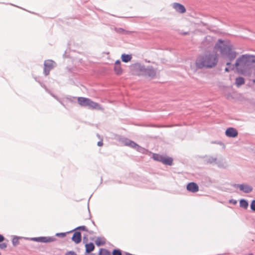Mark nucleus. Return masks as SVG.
<instances>
[{
  "label": "nucleus",
  "instance_id": "1",
  "mask_svg": "<svg viewBox=\"0 0 255 255\" xmlns=\"http://www.w3.org/2000/svg\"><path fill=\"white\" fill-rule=\"evenodd\" d=\"M214 51L216 52H220L223 58L230 61L234 60L238 54L233 45L228 40H218L214 46Z\"/></svg>",
  "mask_w": 255,
  "mask_h": 255
},
{
  "label": "nucleus",
  "instance_id": "2",
  "mask_svg": "<svg viewBox=\"0 0 255 255\" xmlns=\"http://www.w3.org/2000/svg\"><path fill=\"white\" fill-rule=\"evenodd\" d=\"M255 63V55L243 54L237 59L235 67L239 73L244 75H249L250 66Z\"/></svg>",
  "mask_w": 255,
  "mask_h": 255
},
{
  "label": "nucleus",
  "instance_id": "3",
  "mask_svg": "<svg viewBox=\"0 0 255 255\" xmlns=\"http://www.w3.org/2000/svg\"><path fill=\"white\" fill-rule=\"evenodd\" d=\"M218 62L217 52L205 54L199 56L196 61V65L199 68H212L216 65Z\"/></svg>",
  "mask_w": 255,
  "mask_h": 255
},
{
  "label": "nucleus",
  "instance_id": "4",
  "mask_svg": "<svg viewBox=\"0 0 255 255\" xmlns=\"http://www.w3.org/2000/svg\"><path fill=\"white\" fill-rule=\"evenodd\" d=\"M113 69L116 75L120 76L123 74L124 70L122 68V63L120 60H117L115 61Z\"/></svg>",
  "mask_w": 255,
  "mask_h": 255
},
{
  "label": "nucleus",
  "instance_id": "5",
  "mask_svg": "<svg viewBox=\"0 0 255 255\" xmlns=\"http://www.w3.org/2000/svg\"><path fill=\"white\" fill-rule=\"evenodd\" d=\"M134 70L136 72V74L138 75H145L146 68L144 67L139 64H135L133 66Z\"/></svg>",
  "mask_w": 255,
  "mask_h": 255
},
{
  "label": "nucleus",
  "instance_id": "6",
  "mask_svg": "<svg viewBox=\"0 0 255 255\" xmlns=\"http://www.w3.org/2000/svg\"><path fill=\"white\" fill-rule=\"evenodd\" d=\"M32 240L41 243H50L54 242L55 241V239L52 237H41L32 238Z\"/></svg>",
  "mask_w": 255,
  "mask_h": 255
},
{
  "label": "nucleus",
  "instance_id": "7",
  "mask_svg": "<svg viewBox=\"0 0 255 255\" xmlns=\"http://www.w3.org/2000/svg\"><path fill=\"white\" fill-rule=\"evenodd\" d=\"M187 189L190 192L195 193L199 191V187L196 183L190 182L187 184Z\"/></svg>",
  "mask_w": 255,
  "mask_h": 255
},
{
  "label": "nucleus",
  "instance_id": "8",
  "mask_svg": "<svg viewBox=\"0 0 255 255\" xmlns=\"http://www.w3.org/2000/svg\"><path fill=\"white\" fill-rule=\"evenodd\" d=\"M238 134L237 130L233 128H228L226 130V135L228 137H235L238 135Z\"/></svg>",
  "mask_w": 255,
  "mask_h": 255
},
{
  "label": "nucleus",
  "instance_id": "9",
  "mask_svg": "<svg viewBox=\"0 0 255 255\" xmlns=\"http://www.w3.org/2000/svg\"><path fill=\"white\" fill-rule=\"evenodd\" d=\"M156 71L152 66H148L146 68L145 76H147L151 78H154L156 76Z\"/></svg>",
  "mask_w": 255,
  "mask_h": 255
},
{
  "label": "nucleus",
  "instance_id": "10",
  "mask_svg": "<svg viewBox=\"0 0 255 255\" xmlns=\"http://www.w3.org/2000/svg\"><path fill=\"white\" fill-rule=\"evenodd\" d=\"M174 8L179 13H184L186 11V8L184 6L179 3H174L173 4Z\"/></svg>",
  "mask_w": 255,
  "mask_h": 255
},
{
  "label": "nucleus",
  "instance_id": "11",
  "mask_svg": "<svg viewBox=\"0 0 255 255\" xmlns=\"http://www.w3.org/2000/svg\"><path fill=\"white\" fill-rule=\"evenodd\" d=\"M90 108L93 110H103V109L102 107L98 103L94 102L90 100L88 106Z\"/></svg>",
  "mask_w": 255,
  "mask_h": 255
},
{
  "label": "nucleus",
  "instance_id": "12",
  "mask_svg": "<svg viewBox=\"0 0 255 255\" xmlns=\"http://www.w3.org/2000/svg\"><path fill=\"white\" fill-rule=\"evenodd\" d=\"M72 241L76 244H79L81 241V235L79 232H75L72 238Z\"/></svg>",
  "mask_w": 255,
  "mask_h": 255
},
{
  "label": "nucleus",
  "instance_id": "13",
  "mask_svg": "<svg viewBox=\"0 0 255 255\" xmlns=\"http://www.w3.org/2000/svg\"><path fill=\"white\" fill-rule=\"evenodd\" d=\"M90 99L84 97H79L78 98V102L79 105L82 106H88Z\"/></svg>",
  "mask_w": 255,
  "mask_h": 255
},
{
  "label": "nucleus",
  "instance_id": "14",
  "mask_svg": "<svg viewBox=\"0 0 255 255\" xmlns=\"http://www.w3.org/2000/svg\"><path fill=\"white\" fill-rule=\"evenodd\" d=\"M238 187L241 190L245 193H249L253 190V188L251 186L247 185L240 184L238 185Z\"/></svg>",
  "mask_w": 255,
  "mask_h": 255
},
{
  "label": "nucleus",
  "instance_id": "15",
  "mask_svg": "<svg viewBox=\"0 0 255 255\" xmlns=\"http://www.w3.org/2000/svg\"><path fill=\"white\" fill-rule=\"evenodd\" d=\"M162 163L166 165H171L173 163V159L170 157L163 156Z\"/></svg>",
  "mask_w": 255,
  "mask_h": 255
},
{
  "label": "nucleus",
  "instance_id": "16",
  "mask_svg": "<svg viewBox=\"0 0 255 255\" xmlns=\"http://www.w3.org/2000/svg\"><path fill=\"white\" fill-rule=\"evenodd\" d=\"M132 58L131 55L123 54L121 55V59L123 62L127 63L129 62Z\"/></svg>",
  "mask_w": 255,
  "mask_h": 255
},
{
  "label": "nucleus",
  "instance_id": "17",
  "mask_svg": "<svg viewBox=\"0 0 255 255\" xmlns=\"http://www.w3.org/2000/svg\"><path fill=\"white\" fill-rule=\"evenodd\" d=\"M86 247V252L87 253H90L92 251H93L95 249V246L94 244L92 243L86 244L85 245Z\"/></svg>",
  "mask_w": 255,
  "mask_h": 255
},
{
  "label": "nucleus",
  "instance_id": "18",
  "mask_svg": "<svg viewBox=\"0 0 255 255\" xmlns=\"http://www.w3.org/2000/svg\"><path fill=\"white\" fill-rule=\"evenodd\" d=\"M55 63L53 61L47 60L44 62V67L52 69L54 66Z\"/></svg>",
  "mask_w": 255,
  "mask_h": 255
},
{
  "label": "nucleus",
  "instance_id": "19",
  "mask_svg": "<svg viewBox=\"0 0 255 255\" xmlns=\"http://www.w3.org/2000/svg\"><path fill=\"white\" fill-rule=\"evenodd\" d=\"M244 83L245 79L244 78L240 77L236 79L235 84L237 87H240V86L244 84Z\"/></svg>",
  "mask_w": 255,
  "mask_h": 255
},
{
  "label": "nucleus",
  "instance_id": "20",
  "mask_svg": "<svg viewBox=\"0 0 255 255\" xmlns=\"http://www.w3.org/2000/svg\"><path fill=\"white\" fill-rule=\"evenodd\" d=\"M152 157L154 160L162 162L163 156L158 154H153Z\"/></svg>",
  "mask_w": 255,
  "mask_h": 255
},
{
  "label": "nucleus",
  "instance_id": "21",
  "mask_svg": "<svg viewBox=\"0 0 255 255\" xmlns=\"http://www.w3.org/2000/svg\"><path fill=\"white\" fill-rule=\"evenodd\" d=\"M99 255H111L109 251L106 249H101L99 251Z\"/></svg>",
  "mask_w": 255,
  "mask_h": 255
},
{
  "label": "nucleus",
  "instance_id": "22",
  "mask_svg": "<svg viewBox=\"0 0 255 255\" xmlns=\"http://www.w3.org/2000/svg\"><path fill=\"white\" fill-rule=\"evenodd\" d=\"M240 206L245 209L247 208L248 207V203L245 200H241L240 202Z\"/></svg>",
  "mask_w": 255,
  "mask_h": 255
},
{
  "label": "nucleus",
  "instance_id": "23",
  "mask_svg": "<svg viewBox=\"0 0 255 255\" xmlns=\"http://www.w3.org/2000/svg\"><path fill=\"white\" fill-rule=\"evenodd\" d=\"M105 243V242L104 241V240H102V239H101L100 238H97L95 240V244L98 246H100L101 245H104Z\"/></svg>",
  "mask_w": 255,
  "mask_h": 255
},
{
  "label": "nucleus",
  "instance_id": "24",
  "mask_svg": "<svg viewBox=\"0 0 255 255\" xmlns=\"http://www.w3.org/2000/svg\"><path fill=\"white\" fill-rule=\"evenodd\" d=\"M128 145L137 149H138L140 148V146L133 141H130Z\"/></svg>",
  "mask_w": 255,
  "mask_h": 255
},
{
  "label": "nucleus",
  "instance_id": "25",
  "mask_svg": "<svg viewBox=\"0 0 255 255\" xmlns=\"http://www.w3.org/2000/svg\"><path fill=\"white\" fill-rule=\"evenodd\" d=\"M113 255H122L121 251L120 250H114L113 251Z\"/></svg>",
  "mask_w": 255,
  "mask_h": 255
},
{
  "label": "nucleus",
  "instance_id": "26",
  "mask_svg": "<svg viewBox=\"0 0 255 255\" xmlns=\"http://www.w3.org/2000/svg\"><path fill=\"white\" fill-rule=\"evenodd\" d=\"M12 244L14 246H16L19 244L18 239L17 238H14L12 240Z\"/></svg>",
  "mask_w": 255,
  "mask_h": 255
},
{
  "label": "nucleus",
  "instance_id": "27",
  "mask_svg": "<svg viewBox=\"0 0 255 255\" xmlns=\"http://www.w3.org/2000/svg\"><path fill=\"white\" fill-rule=\"evenodd\" d=\"M51 69L49 68H47V67H44V73L46 75H48L49 74V72L51 70Z\"/></svg>",
  "mask_w": 255,
  "mask_h": 255
},
{
  "label": "nucleus",
  "instance_id": "28",
  "mask_svg": "<svg viewBox=\"0 0 255 255\" xmlns=\"http://www.w3.org/2000/svg\"><path fill=\"white\" fill-rule=\"evenodd\" d=\"M65 255H77V253L74 251H69L67 252Z\"/></svg>",
  "mask_w": 255,
  "mask_h": 255
},
{
  "label": "nucleus",
  "instance_id": "29",
  "mask_svg": "<svg viewBox=\"0 0 255 255\" xmlns=\"http://www.w3.org/2000/svg\"><path fill=\"white\" fill-rule=\"evenodd\" d=\"M251 209L255 211V200H253L251 205Z\"/></svg>",
  "mask_w": 255,
  "mask_h": 255
},
{
  "label": "nucleus",
  "instance_id": "30",
  "mask_svg": "<svg viewBox=\"0 0 255 255\" xmlns=\"http://www.w3.org/2000/svg\"><path fill=\"white\" fill-rule=\"evenodd\" d=\"M7 247V245L5 243L0 244V249L1 250L4 249Z\"/></svg>",
  "mask_w": 255,
  "mask_h": 255
},
{
  "label": "nucleus",
  "instance_id": "31",
  "mask_svg": "<svg viewBox=\"0 0 255 255\" xmlns=\"http://www.w3.org/2000/svg\"><path fill=\"white\" fill-rule=\"evenodd\" d=\"M79 229L82 230L83 231H87L86 227L85 226H81L78 228Z\"/></svg>",
  "mask_w": 255,
  "mask_h": 255
},
{
  "label": "nucleus",
  "instance_id": "32",
  "mask_svg": "<svg viewBox=\"0 0 255 255\" xmlns=\"http://www.w3.org/2000/svg\"><path fill=\"white\" fill-rule=\"evenodd\" d=\"M65 233H60V234H57L56 235L57 236H60V237H64L65 236Z\"/></svg>",
  "mask_w": 255,
  "mask_h": 255
},
{
  "label": "nucleus",
  "instance_id": "33",
  "mask_svg": "<svg viewBox=\"0 0 255 255\" xmlns=\"http://www.w3.org/2000/svg\"><path fill=\"white\" fill-rule=\"evenodd\" d=\"M4 239V237L0 234V243L2 242Z\"/></svg>",
  "mask_w": 255,
  "mask_h": 255
},
{
  "label": "nucleus",
  "instance_id": "34",
  "mask_svg": "<svg viewBox=\"0 0 255 255\" xmlns=\"http://www.w3.org/2000/svg\"><path fill=\"white\" fill-rule=\"evenodd\" d=\"M97 144L99 146H102L103 145V143L102 140L99 141L98 142Z\"/></svg>",
  "mask_w": 255,
  "mask_h": 255
},
{
  "label": "nucleus",
  "instance_id": "35",
  "mask_svg": "<svg viewBox=\"0 0 255 255\" xmlns=\"http://www.w3.org/2000/svg\"><path fill=\"white\" fill-rule=\"evenodd\" d=\"M226 64H227V65L228 66H231V64L230 62H227Z\"/></svg>",
  "mask_w": 255,
  "mask_h": 255
},
{
  "label": "nucleus",
  "instance_id": "36",
  "mask_svg": "<svg viewBox=\"0 0 255 255\" xmlns=\"http://www.w3.org/2000/svg\"><path fill=\"white\" fill-rule=\"evenodd\" d=\"M225 71L226 72H229V67H227L225 68Z\"/></svg>",
  "mask_w": 255,
  "mask_h": 255
},
{
  "label": "nucleus",
  "instance_id": "37",
  "mask_svg": "<svg viewBox=\"0 0 255 255\" xmlns=\"http://www.w3.org/2000/svg\"><path fill=\"white\" fill-rule=\"evenodd\" d=\"M188 34L187 32H185V33H184V35H186V34Z\"/></svg>",
  "mask_w": 255,
  "mask_h": 255
},
{
  "label": "nucleus",
  "instance_id": "38",
  "mask_svg": "<svg viewBox=\"0 0 255 255\" xmlns=\"http://www.w3.org/2000/svg\"><path fill=\"white\" fill-rule=\"evenodd\" d=\"M121 31H124V30L123 29H121Z\"/></svg>",
  "mask_w": 255,
  "mask_h": 255
},
{
  "label": "nucleus",
  "instance_id": "39",
  "mask_svg": "<svg viewBox=\"0 0 255 255\" xmlns=\"http://www.w3.org/2000/svg\"><path fill=\"white\" fill-rule=\"evenodd\" d=\"M250 255H253V254H251Z\"/></svg>",
  "mask_w": 255,
  "mask_h": 255
}]
</instances>
